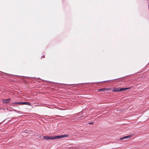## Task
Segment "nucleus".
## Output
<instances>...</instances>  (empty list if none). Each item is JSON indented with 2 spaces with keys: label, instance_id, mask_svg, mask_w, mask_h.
I'll list each match as a JSON object with an SVG mask.
<instances>
[{
  "label": "nucleus",
  "instance_id": "6",
  "mask_svg": "<svg viewBox=\"0 0 149 149\" xmlns=\"http://www.w3.org/2000/svg\"><path fill=\"white\" fill-rule=\"evenodd\" d=\"M104 91H107L108 90H111L110 88H104Z\"/></svg>",
  "mask_w": 149,
  "mask_h": 149
},
{
  "label": "nucleus",
  "instance_id": "7",
  "mask_svg": "<svg viewBox=\"0 0 149 149\" xmlns=\"http://www.w3.org/2000/svg\"><path fill=\"white\" fill-rule=\"evenodd\" d=\"M14 103L16 104H18L21 105V102H14Z\"/></svg>",
  "mask_w": 149,
  "mask_h": 149
},
{
  "label": "nucleus",
  "instance_id": "9",
  "mask_svg": "<svg viewBox=\"0 0 149 149\" xmlns=\"http://www.w3.org/2000/svg\"><path fill=\"white\" fill-rule=\"evenodd\" d=\"M25 102H21V105H25Z\"/></svg>",
  "mask_w": 149,
  "mask_h": 149
},
{
  "label": "nucleus",
  "instance_id": "4",
  "mask_svg": "<svg viewBox=\"0 0 149 149\" xmlns=\"http://www.w3.org/2000/svg\"><path fill=\"white\" fill-rule=\"evenodd\" d=\"M132 136V135H130L128 136H125L123 137L120 138V140H123V139H127L128 138L131 137Z\"/></svg>",
  "mask_w": 149,
  "mask_h": 149
},
{
  "label": "nucleus",
  "instance_id": "5",
  "mask_svg": "<svg viewBox=\"0 0 149 149\" xmlns=\"http://www.w3.org/2000/svg\"><path fill=\"white\" fill-rule=\"evenodd\" d=\"M25 105H27L29 106H30L31 104L29 102H25Z\"/></svg>",
  "mask_w": 149,
  "mask_h": 149
},
{
  "label": "nucleus",
  "instance_id": "10",
  "mask_svg": "<svg viewBox=\"0 0 149 149\" xmlns=\"http://www.w3.org/2000/svg\"><path fill=\"white\" fill-rule=\"evenodd\" d=\"M93 123H90V124H93Z\"/></svg>",
  "mask_w": 149,
  "mask_h": 149
},
{
  "label": "nucleus",
  "instance_id": "1",
  "mask_svg": "<svg viewBox=\"0 0 149 149\" xmlns=\"http://www.w3.org/2000/svg\"><path fill=\"white\" fill-rule=\"evenodd\" d=\"M68 136V135L67 134L62 135L60 136H44L43 138L44 139L47 140H54L57 139H59L63 138L65 137H67Z\"/></svg>",
  "mask_w": 149,
  "mask_h": 149
},
{
  "label": "nucleus",
  "instance_id": "8",
  "mask_svg": "<svg viewBox=\"0 0 149 149\" xmlns=\"http://www.w3.org/2000/svg\"><path fill=\"white\" fill-rule=\"evenodd\" d=\"M104 88L98 90L99 91H104Z\"/></svg>",
  "mask_w": 149,
  "mask_h": 149
},
{
  "label": "nucleus",
  "instance_id": "3",
  "mask_svg": "<svg viewBox=\"0 0 149 149\" xmlns=\"http://www.w3.org/2000/svg\"><path fill=\"white\" fill-rule=\"evenodd\" d=\"M10 99H7L3 100V102L5 103H9L10 101Z\"/></svg>",
  "mask_w": 149,
  "mask_h": 149
},
{
  "label": "nucleus",
  "instance_id": "2",
  "mask_svg": "<svg viewBox=\"0 0 149 149\" xmlns=\"http://www.w3.org/2000/svg\"><path fill=\"white\" fill-rule=\"evenodd\" d=\"M131 88L130 87L126 88H114L113 89V91L114 92H118L121 91H125Z\"/></svg>",
  "mask_w": 149,
  "mask_h": 149
}]
</instances>
